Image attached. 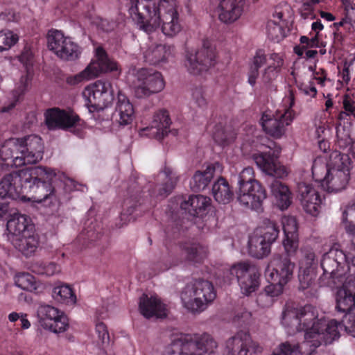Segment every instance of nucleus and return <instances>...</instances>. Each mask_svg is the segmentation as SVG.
Instances as JSON below:
<instances>
[{"label":"nucleus","mask_w":355,"mask_h":355,"mask_svg":"<svg viewBox=\"0 0 355 355\" xmlns=\"http://www.w3.org/2000/svg\"><path fill=\"white\" fill-rule=\"evenodd\" d=\"M313 80H316L317 83L321 87L324 86L327 80L325 71L322 69H320L318 71H313Z\"/></svg>","instance_id":"60"},{"label":"nucleus","mask_w":355,"mask_h":355,"mask_svg":"<svg viewBox=\"0 0 355 355\" xmlns=\"http://www.w3.org/2000/svg\"><path fill=\"white\" fill-rule=\"evenodd\" d=\"M212 194L216 201L220 204L229 203L233 196L229 183L223 178H220L212 187Z\"/></svg>","instance_id":"40"},{"label":"nucleus","mask_w":355,"mask_h":355,"mask_svg":"<svg viewBox=\"0 0 355 355\" xmlns=\"http://www.w3.org/2000/svg\"><path fill=\"white\" fill-rule=\"evenodd\" d=\"M187 259L194 263L202 261L207 254V248L200 243H191L184 248Z\"/></svg>","instance_id":"44"},{"label":"nucleus","mask_w":355,"mask_h":355,"mask_svg":"<svg viewBox=\"0 0 355 355\" xmlns=\"http://www.w3.org/2000/svg\"><path fill=\"white\" fill-rule=\"evenodd\" d=\"M294 103V96L289 92L282 99L274 116L263 113L261 119L263 130L273 137H281L286 132V127L290 125L295 118V112L292 109Z\"/></svg>","instance_id":"11"},{"label":"nucleus","mask_w":355,"mask_h":355,"mask_svg":"<svg viewBox=\"0 0 355 355\" xmlns=\"http://www.w3.org/2000/svg\"><path fill=\"white\" fill-rule=\"evenodd\" d=\"M343 105L347 114L355 118V103L348 94L344 96Z\"/></svg>","instance_id":"57"},{"label":"nucleus","mask_w":355,"mask_h":355,"mask_svg":"<svg viewBox=\"0 0 355 355\" xmlns=\"http://www.w3.org/2000/svg\"><path fill=\"white\" fill-rule=\"evenodd\" d=\"M255 232L266 239L270 244L277 239L279 230L277 224L272 220L264 218Z\"/></svg>","instance_id":"41"},{"label":"nucleus","mask_w":355,"mask_h":355,"mask_svg":"<svg viewBox=\"0 0 355 355\" xmlns=\"http://www.w3.org/2000/svg\"><path fill=\"white\" fill-rule=\"evenodd\" d=\"M216 55L211 40L202 42V48L198 51L190 49L187 51L186 63L189 71L197 75L215 65Z\"/></svg>","instance_id":"16"},{"label":"nucleus","mask_w":355,"mask_h":355,"mask_svg":"<svg viewBox=\"0 0 355 355\" xmlns=\"http://www.w3.org/2000/svg\"><path fill=\"white\" fill-rule=\"evenodd\" d=\"M315 257L314 252L309 250L304 253L303 259L300 261L298 278L301 290L312 288L315 286Z\"/></svg>","instance_id":"28"},{"label":"nucleus","mask_w":355,"mask_h":355,"mask_svg":"<svg viewBox=\"0 0 355 355\" xmlns=\"http://www.w3.org/2000/svg\"><path fill=\"white\" fill-rule=\"evenodd\" d=\"M320 265L323 270L320 277L321 286L333 288L350 277L348 275L347 255L338 243L334 244L322 254Z\"/></svg>","instance_id":"7"},{"label":"nucleus","mask_w":355,"mask_h":355,"mask_svg":"<svg viewBox=\"0 0 355 355\" xmlns=\"http://www.w3.org/2000/svg\"><path fill=\"white\" fill-rule=\"evenodd\" d=\"M116 71H119L118 64L109 58L103 47L97 46L89 64L80 73L67 77L66 82L68 85H76L94 79L102 73Z\"/></svg>","instance_id":"13"},{"label":"nucleus","mask_w":355,"mask_h":355,"mask_svg":"<svg viewBox=\"0 0 355 355\" xmlns=\"http://www.w3.org/2000/svg\"><path fill=\"white\" fill-rule=\"evenodd\" d=\"M254 182L258 181L254 178L253 168L250 166L244 168L239 175V186L247 184H252Z\"/></svg>","instance_id":"52"},{"label":"nucleus","mask_w":355,"mask_h":355,"mask_svg":"<svg viewBox=\"0 0 355 355\" xmlns=\"http://www.w3.org/2000/svg\"><path fill=\"white\" fill-rule=\"evenodd\" d=\"M216 9L218 19L225 24L238 20L243 10L244 0H218Z\"/></svg>","instance_id":"29"},{"label":"nucleus","mask_w":355,"mask_h":355,"mask_svg":"<svg viewBox=\"0 0 355 355\" xmlns=\"http://www.w3.org/2000/svg\"><path fill=\"white\" fill-rule=\"evenodd\" d=\"M33 230H35L34 225L28 216L21 214H14L10 216L7 222V239L10 241L15 237L26 234V232L28 230L31 232Z\"/></svg>","instance_id":"30"},{"label":"nucleus","mask_w":355,"mask_h":355,"mask_svg":"<svg viewBox=\"0 0 355 355\" xmlns=\"http://www.w3.org/2000/svg\"><path fill=\"white\" fill-rule=\"evenodd\" d=\"M268 282L270 284L265 287L264 291L274 300L283 293L285 285L275 281Z\"/></svg>","instance_id":"54"},{"label":"nucleus","mask_w":355,"mask_h":355,"mask_svg":"<svg viewBox=\"0 0 355 355\" xmlns=\"http://www.w3.org/2000/svg\"><path fill=\"white\" fill-rule=\"evenodd\" d=\"M144 62L153 65H162L173 55L174 47L171 45L157 44L150 41L141 49Z\"/></svg>","instance_id":"24"},{"label":"nucleus","mask_w":355,"mask_h":355,"mask_svg":"<svg viewBox=\"0 0 355 355\" xmlns=\"http://www.w3.org/2000/svg\"><path fill=\"white\" fill-rule=\"evenodd\" d=\"M37 317L40 327L51 333H64L69 328L67 315L63 311L53 306L40 305L37 310Z\"/></svg>","instance_id":"17"},{"label":"nucleus","mask_w":355,"mask_h":355,"mask_svg":"<svg viewBox=\"0 0 355 355\" xmlns=\"http://www.w3.org/2000/svg\"><path fill=\"white\" fill-rule=\"evenodd\" d=\"M266 31L268 37L276 42H279L285 37L284 24L272 19L267 23Z\"/></svg>","instance_id":"46"},{"label":"nucleus","mask_w":355,"mask_h":355,"mask_svg":"<svg viewBox=\"0 0 355 355\" xmlns=\"http://www.w3.org/2000/svg\"><path fill=\"white\" fill-rule=\"evenodd\" d=\"M44 121L49 130H56L75 127L78 124L80 119L71 110L53 107L44 112Z\"/></svg>","instance_id":"23"},{"label":"nucleus","mask_w":355,"mask_h":355,"mask_svg":"<svg viewBox=\"0 0 355 355\" xmlns=\"http://www.w3.org/2000/svg\"><path fill=\"white\" fill-rule=\"evenodd\" d=\"M32 270L40 275L53 276L58 274L60 270V266L55 263H36L32 266Z\"/></svg>","instance_id":"48"},{"label":"nucleus","mask_w":355,"mask_h":355,"mask_svg":"<svg viewBox=\"0 0 355 355\" xmlns=\"http://www.w3.org/2000/svg\"><path fill=\"white\" fill-rule=\"evenodd\" d=\"M263 352V346L246 332H239L226 341V355H260Z\"/></svg>","instance_id":"20"},{"label":"nucleus","mask_w":355,"mask_h":355,"mask_svg":"<svg viewBox=\"0 0 355 355\" xmlns=\"http://www.w3.org/2000/svg\"><path fill=\"white\" fill-rule=\"evenodd\" d=\"M274 302V300L268 295L265 291L260 293L257 297V303L259 306L261 308H266L270 306Z\"/></svg>","instance_id":"58"},{"label":"nucleus","mask_w":355,"mask_h":355,"mask_svg":"<svg viewBox=\"0 0 355 355\" xmlns=\"http://www.w3.org/2000/svg\"><path fill=\"white\" fill-rule=\"evenodd\" d=\"M326 127L324 124H319L315 128V135L318 139L324 138L326 132Z\"/></svg>","instance_id":"64"},{"label":"nucleus","mask_w":355,"mask_h":355,"mask_svg":"<svg viewBox=\"0 0 355 355\" xmlns=\"http://www.w3.org/2000/svg\"><path fill=\"white\" fill-rule=\"evenodd\" d=\"M139 310L146 318L155 316L163 318L166 315V306L157 295H143L139 300Z\"/></svg>","instance_id":"31"},{"label":"nucleus","mask_w":355,"mask_h":355,"mask_svg":"<svg viewBox=\"0 0 355 355\" xmlns=\"http://www.w3.org/2000/svg\"><path fill=\"white\" fill-rule=\"evenodd\" d=\"M15 285L24 291H34L37 288L35 278L29 273H20L15 277Z\"/></svg>","instance_id":"45"},{"label":"nucleus","mask_w":355,"mask_h":355,"mask_svg":"<svg viewBox=\"0 0 355 355\" xmlns=\"http://www.w3.org/2000/svg\"><path fill=\"white\" fill-rule=\"evenodd\" d=\"M127 79L138 98L148 97L159 93L165 87V81L162 73L151 69L130 68Z\"/></svg>","instance_id":"12"},{"label":"nucleus","mask_w":355,"mask_h":355,"mask_svg":"<svg viewBox=\"0 0 355 355\" xmlns=\"http://www.w3.org/2000/svg\"><path fill=\"white\" fill-rule=\"evenodd\" d=\"M266 196V189L259 182L239 186L236 191V199L241 206L257 211L261 209Z\"/></svg>","instance_id":"22"},{"label":"nucleus","mask_w":355,"mask_h":355,"mask_svg":"<svg viewBox=\"0 0 355 355\" xmlns=\"http://www.w3.org/2000/svg\"><path fill=\"white\" fill-rule=\"evenodd\" d=\"M297 194L301 205L306 214L317 216L320 213L324 198L312 183L300 182L297 184Z\"/></svg>","instance_id":"21"},{"label":"nucleus","mask_w":355,"mask_h":355,"mask_svg":"<svg viewBox=\"0 0 355 355\" xmlns=\"http://www.w3.org/2000/svg\"><path fill=\"white\" fill-rule=\"evenodd\" d=\"M93 336L98 345H106L110 342V334L107 326L102 322L95 324Z\"/></svg>","instance_id":"50"},{"label":"nucleus","mask_w":355,"mask_h":355,"mask_svg":"<svg viewBox=\"0 0 355 355\" xmlns=\"http://www.w3.org/2000/svg\"><path fill=\"white\" fill-rule=\"evenodd\" d=\"M19 40V36L10 30H2L0 31V52L10 49Z\"/></svg>","instance_id":"47"},{"label":"nucleus","mask_w":355,"mask_h":355,"mask_svg":"<svg viewBox=\"0 0 355 355\" xmlns=\"http://www.w3.org/2000/svg\"><path fill=\"white\" fill-rule=\"evenodd\" d=\"M215 170V166L209 164L205 170L196 171L190 182L191 189L196 191L205 189L213 179Z\"/></svg>","instance_id":"39"},{"label":"nucleus","mask_w":355,"mask_h":355,"mask_svg":"<svg viewBox=\"0 0 355 355\" xmlns=\"http://www.w3.org/2000/svg\"><path fill=\"white\" fill-rule=\"evenodd\" d=\"M171 121L169 114L166 110H159L153 116L150 128L142 130L144 134L146 131H150L149 135L157 139H161L169 132Z\"/></svg>","instance_id":"34"},{"label":"nucleus","mask_w":355,"mask_h":355,"mask_svg":"<svg viewBox=\"0 0 355 355\" xmlns=\"http://www.w3.org/2000/svg\"><path fill=\"white\" fill-rule=\"evenodd\" d=\"M351 162L348 155L332 152L329 159L317 157L313 162V178L327 192L337 193L345 189L350 177Z\"/></svg>","instance_id":"4"},{"label":"nucleus","mask_w":355,"mask_h":355,"mask_svg":"<svg viewBox=\"0 0 355 355\" xmlns=\"http://www.w3.org/2000/svg\"><path fill=\"white\" fill-rule=\"evenodd\" d=\"M281 323L289 334L303 331L304 340L282 343L272 352L274 355H311L321 345L337 340L342 328L335 319L319 316L312 306L298 308L290 303L285 305Z\"/></svg>","instance_id":"1"},{"label":"nucleus","mask_w":355,"mask_h":355,"mask_svg":"<svg viewBox=\"0 0 355 355\" xmlns=\"http://www.w3.org/2000/svg\"><path fill=\"white\" fill-rule=\"evenodd\" d=\"M230 272L237 278L241 293L249 295L255 292L260 286V274L249 263L243 261L233 264Z\"/></svg>","instance_id":"18"},{"label":"nucleus","mask_w":355,"mask_h":355,"mask_svg":"<svg viewBox=\"0 0 355 355\" xmlns=\"http://www.w3.org/2000/svg\"><path fill=\"white\" fill-rule=\"evenodd\" d=\"M300 41L301 44H303L304 47H307L308 49L319 46V40L317 34L311 38H309L306 36H302Z\"/></svg>","instance_id":"59"},{"label":"nucleus","mask_w":355,"mask_h":355,"mask_svg":"<svg viewBox=\"0 0 355 355\" xmlns=\"http://www.w3.org/2000/svg\"><path fill=\"white\" fill-rule=\"evenodd\" d=\"M179 180L177 173L171 167L165 166L164 170L157 175L155 189L157 190V196H165L174 189Z\"/></svg>","instance_id":"35"},{"label":"nucleus","mask_w":355,"mask_h":355,"mask_svg":"<svg viewBox=\"0 0 355 355\" xmlns=\"http://www.w3.org/2000/svg\"><path fill=\"white\" fill-rule=\"evenodd\" d=\"M213 138L217 144L225 146L234 141L236 133L230 127H223L221 125H216L213 132Z\"/></svg>","instance_id":"43"},{"label":"nucleus","mask_w":355,"mask_h":355,"mask_svg":"<svg viewBox=\"0 0 355 355\" xmlns=\"http://www.w3.org/2000/svg\"><path fill=\"white\" fill-rule=\"evenodd\" d=\"M130 14L138 28L150 34L162 27V33L173 37L182 30L175 0H130Z\"/></svg>","instance_id":"3"},{"label":"nucleus","mask_w":355,"mask_h":355,"mask_svg":"<svg viewBox=\"0 0 355 355\" xmlns=\"http://www.w3.org/2000/svg\"><path fill=\"white\" fill-rule=\"evenodd\" d=\"M47 44L49 50L63 60H76L81 54L78 44L70 37L65 36L61 31L50 30L47 34Z\"/></svg>","instance_id":"15"},{"label":"nucleus","mask_w":355,"mask_h":355,"mask_svg":"<svg viewBox=\"0 0 355 355\" xmlns=\"http://www.w3.org/2000/svg\"><path fill=\"white\" fill-rule=\"evenodd\" d=\"M115 90L108 80H98L85 86L82 96L89 112L103 110L110 106L114 99Z\"/></svg>","instance_id":"14"},{"label":"nucleus","mask_w":355,"mask_h":355,"mask_svg":"<svg viewBox=\"0 0 355 355\" xmlns=\"http://www.w3.org/2000/svg\"><path fill=\"white\" fill-rule=\"evenodd\" d=\"M18 60L25 67L26 74L22 75L15 83V88L7 93L4 101L0 106V114H9L13 111L17 105L23 99L32 80L34 53L31 47L25 46L18 56Z\"/></svg>","instance_id":"8"},{"label":"nucleus","mask_w":355,"mask_h":355,"mask_svg":"<svg viewBox=\"0 0 355 355\" xmlns=\"http://www.w3.org/2000/svg\"><path fill=\"white\" fill-rule=\"evenodd\" d=\"M135 119L133 105L124 94L118 91L114 110L112 114L113 123L119 127H125L131 125Z\"/></svg>","instance_id":"25"},{"label":"nucleus","mask_w":355,"mask_h":355,"mask_svg":"<svg viewBox=\"0 0 355 355\" xmlns=\"http://www.w3.org/2000/svg\"><path fill=\"white\" fill-rule=\"evenodd\" d=\"M26 234L15 237L10 242L26 257L31 256L38 247V238L35 230L26 232Z\"/></svg>","instance_id":"36"},{"label":"nucleus","mask_w":355,"mask_h":355,"mask_svg":"<svg viewBox=\"0 0 355 355\" xmlns=\"http://www.w3.org/2000/svg\"><path fill=\"white\" fill-rule=\"evenodd\" d=\"M217 345L207 334L180 335L167 349L168 355H203L214 352Z\"/></svg>","instance_id":"10"},{"label":"nucleus","mask_w":355,"mask_h":355,"mask_svg":"<svg viewBox=\"0 0 355 355\" xmlns=\"http://www.w3.org/2000/svg\"><path fill=\"white\" fill-rule=\"evenodd\" d=\"M345 7V12L355 15V3L352 0H341Z\"/></svg>","instance_id":"63"},{"label":"nucleus","mask_w":355,"mask_h":355,"mask_svg":"<svg viewBox=\"0 0 355 355\" xmlns=\"http://www.w3.org/2000/svg\"><path fill=\"white\" fill-rule=\"evenodd\" d=\"M280 151L269 149L268 151L253 153L252 157L257 167L265 174L284 179L289 174L288 168L278 160Z\"/></svg>","instance_id":"19"},{"label":"nucleus","mask_w":355,"mask_h":355,"mask_svg":"<svg viewBox=\"0 0 355 355\" xmlns=\"http://www.w3.org/2000/svg\"><path fill=\"white\" fill-rule=\"evenodd\" d=\"M294 264L288 259H274L266 270L268 281H275L286 285L292 279Z\"/></svg>","instance_id":"27"},{"label":"nucleus","mask_w":355,"mask_h":355,"mask_svg":"<svg viewBox=\"0 0 355 355\" xmlns=\"http://www.w3.org/2000/svg\"><path fill=\"white\" fill-rule=\"evenodd\" d=\"M274 205L280 210L287 209L292 202V193L288 187L279 180H273L269 186Z\"/></svg>","instance_id":"32"},{"label":"nucleus","mask_w":355,"mask_h":355,"mask_svg":"<svg viewBox=\"0 0 355 355\" xmlns=\"http://www.w3.org/2000/svg\"><path fill=\"white\" fill-rule=\"evenodd\" d=\"M343 225L346 233L355 245V202L349 203L343 214Z\"/></svg>","instance_id":"42"},{"label":"nucleus","mask_w":355,"mask_h":355,"mask_svg":"<svg viewBox=\"0 0 355 355\" xmlns=\"http://www.w3.org/2000/svg\"><path fill=\"white\" fill-rule=\"evenodd\" d=\"M335 320L342 327L340 331V334H341V331L344 330L348 334L355 337V314L349 315L348 316L347 321L345 324L338 322L336 320ZM339 336H340V335ZM339 338L340 337H338V338Z\"/></svg>","instance_id":"56"},{"label":"nucleus","mask_w":355,"mask_h":355,"mask_svg":"<svg viewBox=\"0 0 355 355\" xmlns=\"http://www.w3.org/2000/svg\"><path fill=\"white\" fill-rule=\"evenodd\" d=\"M64 175L60 171L45 167L35 166L24 168L4 175L0 180V198L26 200L24 193L34 190L38 194L35 197L37 202H46L57 206L58 200L55 195L53 184L63 181Z\"/></svg>","instance_id":"2"},{"label":"nucleus","mask_w":355,"mask_h":355,"mask_svg":"<svg viewBox=\"0 0 355 355\" xmlns=\"http://www.w3.org/2000/svg\"><path fill=\"white\" fill-rule=\"evenodd\" d=\"M354 15H355L348 14L346 12L345 18H343L340 21L335 23L334 25L337 27H340L347 24H351L354 21H355Z\"/></svg>","instance_id":"62"},{"label":"nucleus","mask_w":355,"mask_h":355,"mask_svg":"<svg viewBox=\"0 0 355 355\" xmlns=\"http://www.w3.org/2000/svg\"><path fill=\"white\" fill-rule=\"evenodd\" d=\"M19 18V15L12 10H6L0 14V19L7 21H18Z\"/></svg>","instance_id":"61"},{"label":"nucleus","mask_w":355,"mask_h":355,"mask_svg":"<svg viewBox=\"0 0 355 355\" xmlns=\"http://www.w3.org/2000/svg\"><path fill=\"white\" fill-rule=\"evenodd\" d=\"M342 284L336 293V309L338 312L349 313L355 308V279L349 277L336 287Z\"/></svg>","instance_id":"26"},{"label":"nucleus","mask_w":355,"mask_h":355,"mask_svg":"<svg viewBox=\"0 0 355 355\" xmlns=\"http://www.w3.org/2000/svg\"><path fill=\"white\" fill-rule=\"evenodd\" d=\"M181 208L193 216L202 217L211 207V199L202 195H194L181 203Z\"/></svg>","instance_id":"33"},{"label":"nucleus","mask_w":355,"mask_h":355,"mask_svg":"<svg viewBox=\"0 0 355 355\" xmlns=\"http://www.w3.org/2000/svg\"><path fill=\"white\" fill-rule=\"evenodd\" d=\"M281 223L284 236L298 234V226L295 217L284 216L282 218Z\"/></svg>","instance_id":"51"},{"label":"nucleus","mask_w":355,"mask_h":355,"mask_svg":"<svg viewBox=\"0 0 355 355\" xmlns=\"http://www.w3.org/2000/svg\"><path fill=\"white\" fill-rule=\"evenodd\" d=\"M52 297L57 302L68 306H74L77 302V297L73 288L65 284L55 286Z\"/></svg>","instance_id":"38"},{"label":"nucleus","mask_w":355,"mask_h":355,"mask_svg":"<svg viewBox=\"0 0 355 355\" xmlns=\"http://www.w3.org/2000/svg\"><path fill=\"white\" fill-rule=\"evenodd\" d=\"M216 297L213 284L206 280H198L187 284L180 293L183 306L191 313L203 311Z\"/></svg>","instance_id":"9"},{"label":"nucleus","mask_w":355,"mask_h":355,"mask_svg":"<svg viewBox=\"0 0 355 355\" xmlns=\"http://www.w3.org/2000/svg\"><path fill=\"white\" fill-rule=\"evenodd\" d=\"M282 243L286 254L293 257L299 248V234L284 236Z\"/></svg>","instance_id":"49"},{"label":"nucleus","mask_w":355,"mask_h":355,"mask_svg":"<svg viewBox=\"0 0 355 355\" xmlns=\"http://www.w3.org/2000/svg\"><path fill=\"white\" fill-rule=\"evenodd\" d=\"M297 87L302 94L307 97L313 98L317 94V89L313 82L309 81L308 83H299L295 80Z\"/></svg>","instance_id":"55"},{"label":"nucleus","mask_w":355,"mask_h":355,"mask_svg":"<svg viewBox=\"0 0 355 355\" xmlns=\"http://www.w3.org/2000/svg\"><path fill=\"white\" fill-rule=\"evenodd\" d=\"M270 245L271 244L266 239L254 231L249 239L248 251L252 257L261 259L270 253Z\"/></svg>","instance_id":"37"},{"label":"nucleus","mask_w":355,"mask_h":355,"mask_svg":"<svg viewBox=\"0 0 355 355\" xmlns=\"http://www.w3.org/2000/svg\"><path fill=\"white\" fill-rule=\"evenodd\" d=\"M44 150V143L37 135L11 138L0 148V164L8 168L36 164L42 159Z\"/></svg>","instance_id":"5"},{"label":"nucleus","mask_w":355,"mask_h":355,"mask_svg":"<svg viewBox=\"0 0 355 355\" xmlns=\"http://www.w3.org/2000/svg\"><path fill=\"white\" fill-rule=\"evenodd\" d=\"M284 64L283 53L272 52L266 55L264 50H257L250 63L248 83L254 86L259 76L265 84L274 81L279 76Z\"/></svg>","instance_id":"6"},{"label":"nucleus","mask_w":355,"mask_h":355,"mask_svg":"<svg viewBox=\"0 0 355 355\" xmlns=\"http://www.w3.org/2000/svg\"><path fill=\"white\" fill-rule=\"evenodd\" d=\"M87 17L91 20L92 24H94L103 31L108 32L114 28L115 24L114 22H110L105 19L94 17L92 14H89Z\"/></svg>","instance_id":"53"}]
</instances>
